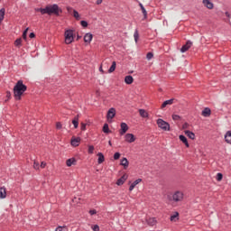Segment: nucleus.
<instances>
[{"mask_svg": "<svg viewBox=\"0 0 231 231\" xmlns=\"http://www.w3.org/2000/svg\"><path fill=\"white\" fill-rule=\"evenodd\" d=\"M55 231H62V226H58Z\"/></svg>", "mask_w": 231, "mask_h": 231, "instance_id": "obj_52", "label": "nucleus"}, {"mask_svg": "<svg viewBox=\"0 0 231 231\" xmlns=\"http://www.w3.org/2000/svg\"><path fill=\"white\" fill-rule=\"evenodd\" d=\"M180 216V213L175 212L173 215L171 216L170 219L171 221H176Z\"/></svg>", "mask_w": 231, "mask_h": 231, "instance_id": "obj_32", "label": "nucleus"}, {"mask_svg": "<svg viewBox=\"0 0 231 231\" xmlns=\"http://www.w3.org/2000/svg\"><path fill=\"white\" fill-rule=\"evenodd\" d=\"M192 46V42L190 41H187L186 44H184L181 48H180V52L181 53H185V51H189V49Z\"/></svg>", "mask_w": 231, "mask_h": 231, "instance_id": "obj_5", "label": "nucleus"}, {"mask_svg": "<svg viewBox=\"0 0 231 231\" xmlns=\"http://www.w3.org/2000/svg\"><path fill=\"white\" fill-rule=\"evenodd\" d=\"M140 35L138 34V30H135L134 33V38L135 42H138V39H139Z\"/></svg>", "mask_w": 231, "mask_h": 231, "instance_id": "obj_35", "label": "nucleus"}, {"mask_svg": "<svg viewBox=\"0 0 231 231\" xmlns=\"http://www.w3.org/2000/svg\"><path fill=\"white\" fill-rule=\"evenodd\" d=\"M172 198H173V201H176V202L181 201V199H183V193L180 191H177L173 194Z\"/></svg>", "mask_w": 231, "mask_h": 231, "instance_id": "obj_6", "label": "nucleus"}, {"mask_svg": "<svg viewBox=\"0 0 231 231\" xmlns=\"http://www.w3.org/2000/svg\"><path fill=\"white\" fill-rule=\"evenodd\" d=\"M92 230L93 231H100V226H98V225H95L92 226Z\"/></svg>", "mask_w": 231, "mask_h": 231, "instance_id": "obj_43", "label": "nucleus"}, {"mask_svg": "<svg viewBox=\"0 0 231 231\" xmlns=\"http://www.w3.org/2000/svg\"><path fill=\"white\" fill-rule=\"evenodd\" d=\"M157 125L162 129V131H171V125L163 121V119H157Z\"/></svg>", "mask_w": 231, "mask_h": 231, "instance_id": "obj_4", "label": "nucleus"}, {"mask_svg": "<svg viewBox=\"0 0 231 231\" xmlns=\"http://www.w3.org/2000/svg\"><path fill=\"white\" fill-rule=\"evenodd\" d=\"M33 167L34 169H39V162H34Z\"/></svg>", "mask_w": 231, "mask_h": 231, "instance_id": "obj_49", "label": "nucleus"}, {"mask_svg": "<svg viewBox=\"0 0 231 231\" xmlns=\"http://www.w3.org/2000/svg\"><path fill=\"white\" fill-rule=\"evenodd\" d=\"M35 12H40L42 15L47 14V15H56L59 17V15L62 14V9L59 8V5L54 4L47 5L45 8H35Z\"/></svg>", "mask_w": 231, "mask_h": 231, "instance_id": "obj_1", "label": "nucleus"}, {"mask_svg": "<svg viewBox=\"0 0 231 231\" xmlns=\"http://www.w3.org/2000/svg\"><path fill=\"white\" fill-rule=\"evenodd\" d=\"M5 8L0 9V19L5 20Z\"/></svg>", "mask_w": 231, "mask_h": 231, "instance_id": "obj_36", "label": "nucleus"}, {"mask_svg": "<svg viewBox=\"0 0 231 231\" xmlns=\"http://www.w3.org/2000/svg\"><path fill=\"white\" fill-rule=\"evenodd\" d=\"M138 183H142V179H137L136 180H134L129 187V190L132 191L134 189V187H136L138 185Z\"/></svg>", "mask_w": 231, "mask_h": 231, "instance_id": "obj_16", "label": "nucleus"}, {"mask_svg": "<svg viewBox=\"0 0 231 231\" xmlns=\"http://www.w3.org/2000/svg\"><path fill=\"white\" fill-rule=\"evenodd\" d=\"M202 3L206 8H208V10H212V8H214V4L210 2V0H203Z\"/></svg>", "mask_w": 231, "mask_h": 231, "instance_id": "obj_10", "label": "nucleus"}, {"mask_svg": "<svg viewBox=\"0 0 231 231\" xmlns=\"http://www.w3.org/2000/svg\"><path fill=\"white\" fill-rule=\"evenodd\" d=\"M134 81V79H133V76L128 75L125 78V84L131 85Z\"/></svg>", "mask_w": 231, "mask_h": 231, "instance_id": "obj_20", "label": "nucleus"}, {"mask_svg": "<svg viewBox=\"0 0 231 231\" xmlns=\"http://www.w3.org/2000/svg\"><path fill=\"white\" fill-rule=\"evenodd\" d=\"M211 113H212V110H210L209 107H206L202 110L201 115H202V116L208 118V116H210Z\"/></svg>", "mask_w": 231, "mask_h": 231, "instance_id": "obj_12", "label": "nucleus"}, {"mask_svg": "<svg viewBox=\"0 0 231 231\" xmlns=\"http://www.w3.org/2000/svg\"><path fill=\"white\" fill-rule=\"evenodd\" d=\"M80 39H82V36H80V35H77V41H79V40H80Z\"/></svg>", "mask_w": 231, "mask_h": 231, "instance_id": "obj_54", "label": "nucleus"}, {"mask_svg": "<svg viewBox=\"0 0 231 231\" xmlns=\"http://www.w3.org/2000/svg\"><path fill=\"white\" fill-rule=\"evenodd\" d=\"M80 24H81V26H82L83 28H88V22L82 20V21L80 22Z\"/></svg>", "mask_w": 231, "mask_h": 231, "instance_id": "obj_42", "label": "nucleus"}, {"mask_svg": "<svg viewBox=\"0 0 231 231\" xmlns=\"http://www.w3.org/2000/svg\"><path fill=\"white\" fill-rule=\"evenodd\" d=\"M152 57H154V54H152V52H148L146 55V59L148 60H151V59H152Z\"/></svg>", "mask_w": 231, "mask_h": 231, "instance_id": "obj_38", "label": "nucleus"}, {"mask_svg": "<svg viewBox=\"0 0 231 231\" xmlns=\"http://www.w3.org/2000/svg\"><path fill=\"white\" fill-rule=\"evenodd\" d=\"M114 160H120V152H116L114 154Z\"/></svg>", "mask_w": 231, "mask_h": 231, "instance_id": "obj_44", "label": "nucleus"}, {"mask_svg": "<svg viewBox=\"0 0 231 231\" xmlns=\"http://www.w3.org/2000/svg\"><path fill=\"white\" fill-rule=\"evenodd\" d=\"M73 14V17H75V19H77V21L80 20V14H79V13L77 12V10H72Z\"/></svg>", "mask_w": 231, "mask_h": 231, "instance_id": "obj_33", "label": "nucleus"}, {"mask_svg": "<svg viewBox=\"0 0 231 231\" xmlns=\"http://www.w3.org/2000/svg\"><path fill=\"white\" fill-rule=\"evenodd\" d=\"M225 141L226 142V143H230L231 144V131H227L225 134Z\"/></svg>", "mask_w": 231, "mask_h": 231, "instance_id": "obj_22", "label": "nucleus"}, {"mask_svg": "<svg viewBox=\"0 0 231 231\" xmlns=\"http://www.w3.org/2000/svg\"><path fill=\"white\" fill-rule=\"evenodd\" d=\"M97 5H102V0H97Z\"/></svg>", "mask_w": 231, "mask_h": 231, "instance_id": "obj_53", "label": "nucleus"}, {"mask_svg": "<svg viewBox=\"0 0 231 231\" xmlns=\"http://www.w3.org/2000/svg\"><path fill=\"white\" fill-rule=\"evenodd\" d=\"M91 41H93V34L92 33H86L84 36V42H88L89 44V42H91Z\"/></svg>", "mask_w": 231, "mask_h": 231, "instance_id": "obj_15", "label": "nucleus"}, {"mask_svg": "<svg viewBox=\"0 0 231 231\" xmlns=\"http://www.w3.org/2000/svg\"><path fill=\"white\" fill-rule=\"evenodd\" d=\"M127 131H129V126L127 125V124L125 123H121V131H120V134L124 135L125 134V133H127Z\"/></svg>", "mask_w": 231, "mask_h": 231, "instance_id": "obj_8", "label": "nucleus"}, {"mask_svg": "<svg viewBox=\"0 0 231 231\" xmlns=\"http://www.w3.org/2000/svg\"><path fill=\"white\" fill-rule=\"evenodd\" d=\"M226 17H230V14L228 12L226 13Z\"/></svg>", "mask_w": 231, "mask_h": 231, "instance_id": "obj_57", "label": "nucleus"}, {"mask_svg": "<svg viewBox=\"0 0 231 231\" xmlns=\"http://www.w3.org/2000/svg\"><path fill=\"white\" fill-rule=\"evenodd\" d=\"M223 180V173H217V181H221Z\"/></svg>", "mask_w": 231, "mask_h": 231, "instance_id": "obj_41", "label": "nucleus"}, {"mask_svg": "<svg viewBox=\"0 0 231 231\" xmlns=\"http://www.w3.org/2000/svg\"><path fill=\"white\" fill-rule=\"evenodd\" d=\"M75 41V36L73 35V30L69 29L65 31V42L67 44H71Z\"/></svg>", "mask_w": 231, "mask_h": 231, "instance_id": "obj_3", "label": "nucleus"}, {"mask_svg": "<svg viewBox=\"0 0 231 231\" xmlns=\"http://www.w3.org/2000/svg\"><path fill=\"white\" fill-rule=\"evenodd\" d=\"M172 120H174L175 122L178 120H181V116L178 115H172Z\"/></svg>", "mask_w": 231, "mask_h": 231, "instance_id": "obj_37", "label": "nucleus"}, {"mask_svg": "<svg viewBox=\"0 0 231 231\" xmlns=\"http://www.w3.org/2000/svg\"><path fill=\"white\" fill-rule=\"evenodd\" d=\"M28 30H30V28H26V29L23 31V32L22 37H23V39H24V41H26V39H27Z\"/></svg>", "mask_w": 231, "mask_h": 231, "instance_id": "obj_34", "label": "nucleus"}, {"mask_svg": "<svg viewBox=\"0 0 231 231\" xmlns=\"http://www.w3.org/2000/svg\"><path fill=\"white\" fill-rule=\"evenodd\" d=\"M128 176L127 174H124L120 179L117 180L116 185H124L125 183V180H127Z\"/></svg>", "mask_w": 231, "mask_h": 231, "instance_id": "obj_13", "label": "nucleus"}, {"mask_svg": "<svg viewBox=\"0 0 231 231\" xmlns=\"http://www.w3.org/2000/svg\"><path fill=\"white\" fill-rule=\"evenodd\" d=\"M103 133H105L106 134H109V133H111V130H109V125L107 124L104 125Z\"/></svg>", "mask_w": 231, "mask_h": 231, "instance_id": "obj_30", "label": "nucleus"}, {"mask_svg": "<svg viewBox=\"0 0 231 231\" xmlns=\"http://www.w3.org/2000/svg\"><path fill=\"white\" fill-rule=\"evenodd\" d=\"M28 87L23 83V80H18L14 87V97L16 100H21Z\"/></svg>", "mask_w": 231, "mask_h": 231, "instance_id": "obj_2", "label": "nucleus"}, {"mask_svg": "<svg viewBox=\"0 0 231 231\" xmlns=\"http://www.w3.org/2000/svg\"><path fill=\"white\" fill-rule=\"evenodd\" d=\"M93 151H95V146L93 145L88 146V154H93Z\"/></svg>", "mask_w": 231, "mask_h": 231, "instance_id": "obj_40", "label": "nucleus"}, {"mask_svg": "<svg viewBox=\"0 0 231 231\" xmlns=\"http://www.w3.org/2000/svg\"><path fill=\"white\" fill-rule=\"evenodd\" d=\"M6 198V189L0 188V199H5Z\"/></svg>", "mask_w": 231, "mask_h": 231, "instance_id": "obj_25", "label": "nucleus"}, {"mask_svg": "<svg viewBox=\"0 0 231 231\" xmlns=\"http://www.w3.org/2000/svg\"><path fill=\"white\" fill-rule=\"evenodd\" d=\"M116 115V110L115 108H110L107 112L106 118L109 120L115 118Z\"/></svg>", "mask_w": 231, "mask_h": 231, "instance_id": "obj_7", "label": "nucleus"}, {"mask_svg": "<svg viewBox=\"0 0 231 231\" xmlns=\"http://www.w3.org/2000/svg\"><path fill=\"white\" fill-rule=\"evenodd\" d=\"M184 133L190 140H194L196 138V134L189 130H186Z\"/></svg>", "mask_w": 231, "mask_h": 231, "instance_id": "obj_18", "label": "nucleus"}, {"mask_svg": "<svg viewBox=\"0 0 231 231\" xmlns=\"http://www.w3.org/2000/svg\"><path fill=\"white\" fill-rule=\"evenodd\" d=\"M99 71H101V73H104V69H102V67L99 68Z\"/></svg>", "mask_w": 231, "mask_h": 231, "instance_id": "obj_56", "label": "nucleus"}, {"mask_svg": "<svg viewBox=\"0 0 231 231\" xmlns=\"http://www.w3.org/2000/svg\"><path fill=\"white\" fill-rule=\"evenodd\" d=\"M116 69V61H113L111 67L108 69V73H113Z\"/></svg>", "mask_w": 231, "mask_h": 231, "instance_id": "obj_28", "label": "nucleus"}, {"mask_svg": "<svg viewBox=\"0 0 231 231\" xmlns=\"http://www.w3.org/2000/svg\"><path fill=\"white\" fill-rule=\"evenodd\" d=\"M22 42H23V39L18 38V39L15 40L14 45H15L17 48H21Z\"/></svg>", "mask_w": 231, "mask_h": 231, "instance_id": "obj_31", "label": "nucleus"}, {"mask_svg": "<svg viewBox=\"0 0 231 231\" xmlns=\"http://www.w3.org/2000/svg\"><path fill=\"white\" fill-rule=\"evenodd\" d=\"M70 143L72 147H79V143H80V137H72Z\"/></svg>", "mask_w": 231, "mask_h": 231, "instance_id": "obj_9", "label": "nucleus"}, {"mask_svg": "<svg viewBox=\"0 0 231 231\" xmlns=\"http://www.w3.org/2000/svg\"><path fill=\"white\" fill-rule=\"evenodd\" d=\"M179 140H180V142H182V143H184L186 147H189V141L187 140V137L185 135H180Z\"/></svg>", "mask_w": 231, "mask_h": 231, "instance_id": "obj_17", "label": "nucleus"}, {"mask_svg": "<svg viewBox=\"0 0 231 231\" xmlns=\"http://www.w3.org/2000/svg\"><path fill=\"white\" fill-rule=\"evenodd\" d=\"M147 221V224L150 226H154V225H156V218L152 217V218H148L146 219Z\"/></svg>", "mask_w": 231, "mask_h": 231, "instance_id": "obj_26", "label": "nucleus"}, {"mask_svg": "<svg viewBox=\"0 0 231 231\" xmlns=\"http://www.w3.org/2000/svg\"><path fill=\"white\" fill-rule=\"evenodd\" d=\"M174 104V98L169 99L164 101L162 106H161V109H164L165 106H172Z\"/></svg>", "mask_w": 231, "mask_h": 231, "instance_id": "obj_11", "label": "nucleus"}, {"mask_svg": "<svg viewBox=\"0 0 231 231\" xmlns=\"http://www.w3.org/2000/svg\"><path fill=\"white\" fill-rule=\"evenodd\" d=\"M77 163V160L75 158L68 159L66 162L67 167H71V165H75Z\"/></svg>", "mask_w": 231, "mask_h": 231, "instance_id": "obj_21", "label": "nucleus"}, {"mask_svg": "<svg viewBox=\"0 0 231 231\" xmlns=\"http://www.w3.org/2000/svg\"><path fill=\"white\" fill-rule=\"evenodd\" d=\"M30 39H35V32H31L29 34Z\"/></svg>", "mask_w": 231, "mask_h": 231, "instance_id": "obj_48", "label": "nucleus"}, {"mask_svg": "<svg viewBox=\"0 0 231 231\" xmlns=\"http://www.w3.org/2000/svg\"><path fill=\"white\" fill-rule=\"evenodd\" d=\"M98 159H97V163H104L106 158L104 157V153L98 152L97 153Z\"/></svg>", "mask_w": 231, "mask_h": 231, "instance_id": "obj_23", "label": "nucleus"}, {"mask_svg": "<svg viewBox=\"0 0 231 231\" xmlns=\"http://www.w3.org/2000/svg\"><path fill=\"white\" fill-rule=\"evenodd\" d=\"M86 125L85 123H81V131H86Z\"/></svg>", "mask_w": 231, "mask_h": 231, "instance_id": "obj_47", "label": "nucleus"}, {"mask_svg": "<svg viewBox=\"0 0 231 231\" xmlns=\"http://www.w3.org/2000/svg\"><path fill=\"white\" fill-rule=\"evenodd\" d=\"M3 21H4V20H2V19L0 18V24H1V23H3Z\"/></svg>", "mask_w": 231, "mask_h": 231, "instance_id": "obj_59", "label": "nucleus"}, {"mask_svg": "<svg viewBox=\"0 0 231 231\" xmlns=\"http://www.w3.org/2000/svg\"><path fill=\"white\" fill-rule=\"evenodd\" d=\"M44 167H46V162H42V163H41V168H42V169H44Z\"/></svg>", "mask_w": 231, "mask_h": 231, "instance_id": "obj_51", "label": "nucleus"}, {"mask_svg": "<svg viewBox=\"0 0 231 231\" xmlns=\"http://www.w3.org/2000/svg\"><path fill=\"white\" fill-rule=\"evenodd\" d=\"M108 144L111 146L113 145V143H111V141L108 142Z\"/></svg>", "mask_w": 231, "mask_h": 231, "instance_id": "obj_58", "label": "nucleus"}, {"mask_svg": "<svg viewBox=\"0 0 231 231\" xmlns=\"http://www.w3.org/2000/svg\"><path fill=\"white\" fill-rule=\"evenodd\" d=\"M182 129H189V124H188V123H185V124L182 125Z\"/></svg>", "mask_w": 231, "mask_h": 231, "instance_id": "obj_50", "label": "nucleus"}, {"mask_svg": "<svg viewBox=\"0 0 231 231\" xmlns=\"http://www.w3.org/2000/svg\"><path fill=\"white\" fill-rule=\"evenodd\" d=\"M89 214H90V216H95V214H97V209L89 210Z\"/></svg>", "mask_w": 231, "mask_h": 231, "instance_id": "obj_45", "label": "nucleus"}, {"mask_svg": "<svg viewBox=\"0 0 231 231\" xmlns=\"http://www.w3.org/2000/svg\"><path fill=\"white\" fill-rule=\"evenodd\" d=\"M6 98L7 99H5V102H8V100H10V98H12V93L10 91L6 92Z\"/></svg>", "mask_w": 231, "mask_h": 231, "instance_id": "obj_39", "label": "nucleus"}, {"mask_svg": "<svg viewBox=\"0 0 231 231\" xmlns=\"http://www.w3.org/2000/svg\"><path fill=\"white\" fill-rule=\"evenodd\" d=\"M56 128H57V129H62V124H60V122H58V123L56 124Z\"/></svg>", "mask_w": 231, "mask_h": 231, "instance_id": "obj_46", "label": "nucleus"}, {"mask_svg": "<svg viewBox=\"0 0 231 231\" xmlns=\"http://www.w3.org/2000/svg\"><path fill=\"white\" fill-rule=\"evenodd\" d=\"M139 6L142 10L144 19H147V10H145V7L143 6V5L142 3L139 4Z\"/></svg>", "mask_w": 231, "mask_h": 231, "instance_id": "obj_27", "label": "nucleus"}, {"mask_svg": "<svg viewBox=\"0 0 231 231\" xmlns=\"http://www.w3.org/2000/svg\"><path fill=\"white\" fill-rule=\"evenodd\" d=\"M67 10H68V12H71V10H73V9L70 7H67Z\"/></svg>", "mask_w": 231, "mask_h": 231, "instance_id": "obj_55", "label": "nucleus"}, {"mask_svg": "<svg viewBox=\"0 0 231 231\" xmlns=\"http://www.w3.org/2000/svg\"><path fill=\"white\" fill-rule=\"evenodd\" d=\"M125 140L128 142V143H133L136 138H134V134H126Z\"/></svg>", "mask_w": 231, "mask_h": 231, "instance_id": "obj_14", "label": "nucleus"}, {"mask_svg": "<svg viewBox=\"0 0 231 231\" xmlns=\"http://www.w3.org/2000/svg\"><path fill=\"white\" fill-rule=\"evenodd\" d=\"M120 165H122L124 167V169H127V167H129V161L127 160V158L124 157L121 160Z\"/></svg>", "mask_w": 231, "mask_h": 231, "instance_id": "obj_19", "label": "nucleus"}, {"mask_svg": "<svg viewBox=\"0 0 231 231\" xmlns=\"http://www.w3.org/2000/svg\"><path fill=\"white\" fill-rule=\"evenodd\" d=\"M72 124H73L75 129H77L79 127V116H76L74 117V119L72 120Z\"/></svg>", "mask_w": 231, "mask_h": 231, "instance_id": "obj_29", "label": "nucleus"}, {"mask_svg": "<svg viewBox=\"0 0 231 231\" xmlns=\"http://www.w3.org/2000/svg\"><path fill=\"white\" fill-rule=\"evenodd\" d=\"M139 114L142 118H147L149 116V114L147 111H145V109H139Z\"/></svg>", "mask_w": 231, "mask_h": 231, "instance_id": "obj_24", "label": "nucleus"}]
</instances>
